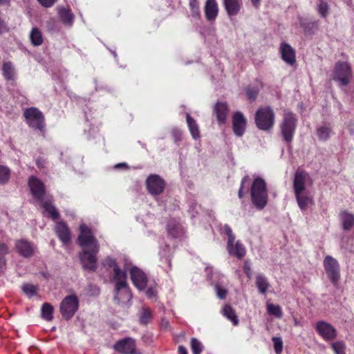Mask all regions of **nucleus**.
Masks as SVG:
<instances>
[{"mask_svg": "<svg viewBox=\"0 0 354 354\" xmlns=\"http://www.w3.org/2000/svg\"><path fill=\"white\" fill-rule=\"evenodd\" d=\"M41 6L46 8L51 7L56 0H37Z\"/></svg>", "mask_w": 354, "mask_h": 354, "instance_id": "6e6d98bb", "label": "nucleus"}, {"mask_svg": "<svg viewBox=\"0 0 354 354\" xmlns=\"http://www.w3.org/2000/svg\"><path fill=\"white\" fill-rule=\"evenodd\" d=\"M148 192L155 196L163 193L166 187L165 180L157 174H151L146 180Z\"/></svg>", "mask_w": 354, "mask_h": 354, "instance_id": "9d476101", "label": "nucleus"}, {"mask_svg": "<svg viewBox=\"0 0 354 354\" xmlns=\"http://www.w3.org/2000/svg\"><path fill=\"white\" fill-rule=\"evenodd\" d=\"M249 182H250V178L248 176H245L242 178L241 183V187L239 188V193H238L239 197L240 198H242L245 196V192H243L244 185L245 183H249Z\"/></svg>", "mask_w": 354, "mask_h": 354, "instance_id": "8fccbe9b", "label": "nucleus"}, {"mask_svg": "<svg viewBox=\"0 0 354 354\" xmlns=\"http://www.w3.org/2000/svg\"><path fill=\"white\" fill-rule=\"evenodd\" d=\"M255 283L259 292L262 295H266L270 287V284L267 278L262 274H258L256 277Z\"/></svg>", "mask_w": 354, "mask_h": 354, "instance_id": "c756f323", "label": "nucleus"}, {"mask_svg": "<svg viewBox=\"0 0 354 354\" xmlns=\"http://www.w3.org/2000/svg\"><path fill=\"white\" fill-rule=\"evenodd\" d=\"M127 272L125 270H122L120 267L115 269L113 271L112 281L115 283V290L116 292L115 295V299L120 301V298L118 297L119 292L125 289V292L127 295H129V292L127 290Z\"/></svg>", "mask_w": 354, "mask_h": 354, "instance_id": "9b49d317", "label": "nucleus"}, {"mask_svg": "<svg viewBox=\"0 0 354 354\" xmlns=\"http://www.w3.org/2000/svg\"><path fill=\"white\" fill-rule=\"evenodd\" d=\"M261 1V0H250L252 6L257 9H258L260 6Z\"/></svg>", "mask_w": 354, "mask_h": 354, "instance_id": "052dcab7", "label": "nucleus"}, {"mask_svg": "<svg viewBox=\"0 0 354 354\" xmlns=\"http://www.w3.org/2000/svg\"><path fill=\"white\" fill-rule=\"evenodd\" d=\"M55 232L63 244L66 245L71 242V234L67 224L64 221L57 223Z\"/></svg>", "mask_w": 354, "mask_h": 354, "instance_id": "412c9836", "label": "nucleus"}, {"mask_svg": "<svg viewBox=\"0 0 354 354\" xmlns=\"http://www.w3.org/2000/svg\"><path fill=\"white\" fill-rule=\"evenodd\" d=\"M339 217L343 230L350 231L354 226V215L347 211H342Z\"/></svg>", "mask_w": 354, "mask_h": 354, "instance_id": "a878e982", "label": "nucleus"}, {"mask_svg": "<svg viewBox=\"0 0 354 354\" xmlns=\"http://www.w3.org/2000/svg\"><path fill=\"white\" fill-rule=\"evenodd\" d=\"M54 308L49 303H44L41 307L42 318L46 321H51L53 319Z\"/></svg>", "mask_w": 354, "mask_h": 354, "instance_id": "72a5a7b5", "label": "nucleus"}, {"mask_svg": "<svg viewBox=\"0 0 354 354\" xmlns=\"http://www.w3.org/2000/svg\"><path fill=\"white\" fill-rule=\"evenodd\" d=\"M9 252L8 245L5 243H0V268L6 264V255Z\"/></svg>", "mask_w": 354, "mask_h": 354, "instance_id": "a19ab883", "label": "nucleus"}, {"mask_svg": "<svg viewBox=\"0 0 354 354\" xmlns=\"http://www.w3.org/2000/svg\"><path fill=\"white\" fill-rule=\"evenodd\" d=\"M205 15L208 21H214L218 14V6L216 0H207L205 6Z\"/></svg>", "mask_w": 354, "mask_h": 354, "instance_id": "5701e85b", "label": "nucleus"}, {"mask_svg": "<svg viewBox=\"0 0 354 354\" xmlns=\"http://www.w3.org/2000/svg\"><path fill=\"white\" fill-rule=\"evenodd\" d=\"M30 37L31 42L34 46H40L43 43L42 33L37 27L32 29Z\"/></svg>", "mask_w": 354, "mask_h": 354, "instance_id": "f704fd0d", "label": "nucleus"}, {"mask_svg": "<svg viewBox=\"0 0 354 354\" xmlns=\"http://www.w3.org/2000/svg\"><path fill=\"white\" fill-rule=\"evenodd\" d=\"M79 299L76 295L66 296L60 303L59 311L66 320L71 319L79 308Z\"/></svg>", "mask_w": 354, "mask_h": 354, "instance_id": "0eeeda50", "label": "nucleus"}, {"mask_svg": "<svg viewBox=\"0 0 354 354\" xmlns=\"http://www.w3.org/2000/svg\"><path fill=\"white\" fill-rule=\"evenodd\" d=\"M352 77V69L346 62H338L335 64L333 78L341 86L348 85Z\"/></svg>", "mask_w": 354, "mask_h": 354, "instance_id": "6e6552de", "label": "nucleus"}, {"mask_svg": "<svg viewBox=\"0 0 354 354\" xmlns=\"http://www.w3.org/2000/svg\"><path fill=\"white\" fill-rule=\"evenodd\" d=\"M331 348L335 354H346V344L342 341H337L331 344Z\"/></svg>", "mask_w": 354, "mask_h": 354, "instance_id": "79ce46f5", "label": "nucleus"}, {"mask_svg": "<svg viewBox=\"0 0 354 354\" xmlns=\"http://www.w3.org/2000/svg\"><path fill=\"white\" fill-rule=\"evenodd\" d=\"M11 0H0V5L10 6Z\"/></svg>", "mask_w": 354, "mask_h": 354, "instance_id": "680f3d73", "label": "nucleus"}, {"mask_svg": "<svg viewBox=\"0 0 354 354\" xmlns=\"http://www.w3.org/2000/svg\"><path fill=\"white\" fill-rule=\"evenodd\" d=\"M227 250L231 255L236 257L239 259L245 255V249L239 241L231 243V244L227 243Z\"/></svg>", "mask_w": 354, "mask_h": 354, "instance_id": "c85d7f7f", "label": "nucleus"}, {"mask_svg": "<svg viewBox=\"0 0 354 354\" xmlns=\"http://www.w3.org/2000/svg\"><path fill=\"white\" fill-rule=\"evenodd\" d=\"M169 325V322H166V326Z\"/></svg>", "mask_w": 354, "mask_h": 354, "instance_id": "0e129e2a", "label": "nucleus"}, {"mask_svg": "<svg viewBox=\"0 0 354 354\" xmlns=\"http://www.w3.org/2000/svg\"><path fill=\"white\" fill-rule=\"evenodd\" d=\"M22 290L25 294L28 295L29 297H32L37 295V288L30 283H24L22 286Z\"/></svg>", "mask_w": 354, "mask_h": 354, "instance_id": "c03bdc74", "label": "nucleus"}, {"mask_svg": "<svg viewBox=\"0 0 354 354\" xmlns=\"http://www.w3.org/2000/svg\"><path fill=\"white\" fill-rule=\"evenodd\" d=\"M222 313L232 322L234 326H237L239 324V321L238 317L234 309L230 305H225L222 309Z\"/></svg>", "mask_w": 354, "mask_h": 354, "instance_id": "7c9ffc66", "label": "nucleus"}, {"mask_svg": "<svg viewBox=\"0 0 354 354\" xmlns=\"http://www.w3.org/2000/svg\"><path fill=\"white\" fill-rule=\"evenodd\" d=\"M189 6L190 8V16L196 19H201V11L199 2L198 0H189Z\"/></svg>", "mask_w": 354, "mask_h": 354, "instance_id": "e433bc0d", "label": "nucleus"}, {"mask_svg": "<svg viewBox=\"0 0 354 354\" xmlns=\"http://www.w3.org/2000/svg\"><path fill=\"white\" fill-rule=\"evenodd\" d=\"M41 203V207L44 208V211L47 212L50 217L55 221L59 218V214L56 209L55 207L53 205V201L51 198H47L46 200H43L42 201H39Z\"/></svg>", "mask_w": 354, "mask_h": 354, "instance_id": "cd10ccee", "label": "nucleus"}, {"mask_svg": "<svg viewBox=\"0 0 354 354\" xmlns=\"http://www.w3.org/2000/svg\"><path fill=\"white\" fill-rule=\"evenodd\" d=\"M28 186L33 197L38 201H42L46 194V188L44 183L35 176H30L28 179Z\"/></svg>", "mask_w": 354, "mask_h": 354, "instance_id": "4468645a", "label": "nucleus"}, {"mask_svg": "<svg viewBox=\"0 0 354 354\" xmlns=\"http://www.w3.org/2000/svg\"><path fill=\"white\" fill-rule=\"evenodd\" d=\"M331 132V128L329 124H324L317 129V134L319 140H326Z\"/></svg>", "mask_w": 354, "mask_h": 354, "instance_id": "58836bf2", "label": "nucleus"}, {"mask_svg": "<svg viewBox=\"0 0 354 354\" xmlns=\"http://www.w3.org/2000/svg\"><path fill=\"white\" fill-rule=\"evenodd\" d=\"M326 274L334 286L337 287L341 277L340 266L338 261L330 255L325 257L323 261Z\"/></svg>", "mask_w": 354, "mask_h": 354, "instance_id": "423d86ee", "label": "nucleus"}, {"mask_svg": "<svg viewBox=\"0 0 354 354\" xmlns=\"http://www.w3.org/2000/svg\"><path fill=\"white\" fill-rule=\"evenodd\" d=\"M247 120L243 114L239 111L235 112L232 115V129L234 134L242 136L246 129Z\"/></svg>", "mask_w": 354, "mask_h": 354, "instance_id": "f3484780", "label": "nucleus"}, {"mask_svg": "<svg viewBox=\"0 0 354 354\" xmlns=\"http://www.w3.org/2000/svg\"><path fill=\"white\" fill-rule=\"evenodd\" d=\"M10 169L6 166L0 165V184H6L10 178Z\"/></svg>", "mask_w": 354, "mask_h": 354, "instance_id": "ea45409f", "label": "nucleus"}, {"mask_svg": "<svg viewBox=\"0 0 354 354\" xmlns=\"http://www.w3.org/2000/svg\"><path fill=\"white\" fill-rule=\"evenodd\" d=\"M251 201L258 209H263L268 203V192L266 183L261 177L256 178L251 186Z\"/></svg>", "mask_w": 354, "mask_h": 354, "instance_id": "f257e3e1", "label": "nucleus"}, {"mask_svg": "<svg viewBox=\"0 0 354 354\" xmlns=\"http://www.w3.org/2000/svg\"><path fill=\"white\" fill-rule=\"evenodd\" d=\"M24 116L30 127L38 130L42 133H44V115L37 108H27L24 112Z\"/></svg>", "mask_w": 354, "mask_h": 354, "instance_id": "39448f33", "label": "nucleus"}, {"mask_svg": "<svg viewBox=\"0 0 354 354\" xmlns=\"http://www.w3.org/2000/svg\"><path fill=\"white\" fill-rule=\"evenodd\" d=\"M46 160L42 157H38L36 160V165L39 169H44L46 167Z\"/></svg>", "mask_w": 354, "mask_h": 354, "instance_id": "4d7b16f0", "label": "nucleus"}, {"mask_svg": "<svg viewBox=\"0 0 354 354\" xmlns=\"http://www.w3.org/2000/svg\"><path fill=\"white\" fill-rule=\"evenodd\" d=\"M308 179H310L308 174L303 169L298 168L296 170L293 180L295 194L308 192L306 189V183Z\"/></svg>", "mask_w": 354, "mask_h": 354, "instance_id": "dca6fc26", "label": "nucleus"}, {"mask_svg": "<svg viewBox=\"0 0 354 354\" xmlns=\"http://www.w3.org/2000/svg\"><path fill=\"white\" fill-rule=\"evenodd\" d=\"M297 118L294 113L285 110L282 120L279 124L280 133L283 140L290 145L292 140L297 126Z\"/></svg>", "mask_w": 354, "mask_h": 354, "instance_id": "f03ea898", "label": "nucleus"}, {"mask_svg": "<svg viewBox=\"0 0 354 354\" xmlns=\"http://www.w3.org/2000/svg\"><path fill=\"white\" fill-rule=\"evenodd\" d=\"M80 253V260L84 270L88 272H95L97 268V257L100 247L82 248Z\"/></svg>", "mask_w": 354, "mask_h": 354, "instance_id": "20e7f679", "label": "nucleus"}, {"mask_svg": "<svg viewBox=\"0 0 354 354\" xmlns=\"http://www.w3.org/2000/svg\"><path fill=\"white\" fill-rule=\"evenodd\" d=\"M9 27L5 19L0 17V35L8 32Z\"/></svg>", "mask_w": 354, "mask_h": 354, "instance_id": "603ef678", "label": "nucleus"}, {"mask_svg": "<svg viewBox=\"0 0 354 354\" xmlns=\"http://www.w3.org/2000/svg\"><path fill=\"white\" fill-rule=\"evenodd\" d=\"M274 121V112L269 106L260 107L255 113L254 122L257 127L260 130L270 131L273 128Z\"/></svg>", "mask_w": 354, "mask_h": 354, "instance_id": "7ed1b4c3", "label": "nucleus"}, {"mask_svg": "<svg viewBox=\"0 0 354 354\" xmlns=\"http://www.w3.org/2000/svg\"><path fill=\"white\" fill-rule=\"evenodd\" d=\"M147 295L149 297H152L156 295V291L153 288H149L147 290Z\"/></svg>", "mask_w": 354, "mask_h": 354, "instance_id": "bf43d9fd", "label": "nucleus"}, {"mask_svg": "<svg viewBox=\"0 0 354 354\" xmlns=\"http://www.w3.org/2000/svg\"><path fill=\"white\" fill-rule=\"evenodd\" d=\"M295 194L298 205L301 210L306 211L314 205L313 198L310 195L308 191Z\"/></svg>", "mask_w": 354, "mask_h": 354, "instance_id": "393cba45", "label": "nucleus"}, {"mask_svg": "<svg viewBox=\"0 0 354 354\" xmlns=\"http://www.w3.org/2000/svg\"><path fill=\"white\" fill-rule=\"evenodd\" d=\"M259 93V89L254 87H248L245 88L247 98L250 101H254L257 99Z\"/></svg>", "mask_w": 354, "mask_h": 354, "instance_id": "a18cd8bd", "label": "nucleus"}, {"mask_svg": "<svg viewBox=\"0 0 354 354\" xmlns=\"http://www.w3.org/2000/svg\"><path fill=\"white\" fill-rule=\"evenodd\" d=\"M191 348L193 354H201L203 345L196 338H192L191 339Z\"/></svg>", "mask_w": 354, "mask_h": 354, "instance_id": "49530a36", "label": "nucleus"}, {"mask_svg": "<svg viewBox=\"0 0 354 354\" xmlns=\"http://www.w3.org/2000/svg\"><path fill=\"white\" fill-rule=\"evenodd\" d=\"M267 313L273 315L277 318H281L283 317V311L280 306L275 305L272 303L266 304Z\"/></svg>", "mask_w": 354, "mask_h": 354, "instance_id": "4c0bfd02", "label": "nucleus"}, {"mask_svg": "<svg viewBox=\"0 0 354 354\" xmlns=\"http://www.w3.org/2000/svg\"><path fill=\"white\" fill-rule=\"evenodd\" d=\"M225 232L228 237L227 243H229L230 244H231V243H234L235 241V236L233 234L232 231L230 227H227L225 228Z\"/></svg>", "mask_w": 354, "mask_h": 354, "instance_id": "5fc2aeb1", "label": "nucleus"}, {"mask_svg": "<svg viewBox=\"0 0 354 354\" xmlns=\"http://www.w3.org/2000/svg\"><path fill=\"white\" fill-rule=\"evenodd\" d=\"M1 71L4 78L7 81L15 82L16 78V72L11 62H4L2 64Z\"/></svg>", "mask_w": 354, "mask_h": 354, "instance_id": "bb28decb", "label": "nucleus"}, {"mask_svg": "<svg viewBox=\"0 0 354 354\" xmlns=\"http://www.w3.org/2000/svg\"><path fill=\"white\" fill-rule=\"evenodd\" d=\"M317 333L325 340L332 341L337 337V330L329 323L324 321L317 322L315 327Z\"/></svg>", "mask_w": 354, "mask_h": 354, "instance_id": "f8f14e48", "label": "nucleus"}, {"mask_svg": "<svg viewBox=\"0 0 354 354\" xmlns=\"http://www.w3.org/2000/svg\"><path fill=\"white\" fill-rule=\"evenodd\" d=\"M279 51L282 59L288 65L293 66L296 64V55L295 50L286 43H281Z\"/></svg>", "mask_w": 354, "mask_h": 354, "instance_id": "6ab92c4d", "label": "nucleus"}, {"mask_svg": "<svg viewBox=\"0 0 354 354\" xmlns=\"http://www.w3.org/2000/svg\"><path fill=\"white\" fill-rule=\"evenodd\" d=\"M224 8L229 17L237 15L242 8V0H223Z\"/></svg>", "mask_w": 354, "mask_h": 354, "instance_id": "b1692460", "label": "nucleus"}, {"mask_svg": "<svg viewBox=\"0 0 354 354\" xmlns=\"http://www.w3.org/2000/svg\"><path fill=\"white\" fill-rule=\"evenodd\" d=\"M131 279L134 286L140 290H144L147 286V277L145 273L137 267L130 270Z\"/></svg>", "mask_w": 354, "mask_h": 354, "instance_id": "a211bd4d", "label": "nucleus"}, {"mask_svg": "<svg viewBox=\"0 0 354 354\" xmlns=\"http://www.w3.org/2000/svg\"><path fill=\"white\" fill-rule=\"evenodd\" d=\"M178 354H187V351L186 348L182 345L178 346Z\"/></svg>", "mask_w": 354, "mask_h": 354, "instance_id": "13d9d810", "label": "nucleus"}, {"mask_svg": "<svg viewBox=\"0 0 354 354\" xmlns=\"http://www.w3.org/2000/svg\"><path fill=\"white\" fill-rule=\"evenodd\" d=\"M230 109L226 102H218L214 105L213 112L216 115L217 121L219 124H225Z\"/></svg>", "mask_w": 354, "mask_h": 354, "instance_id": "aec40b11", "label": "nucleus"}, {"mask_svg": "<svg viewBox=\"0 0 354 354\" xmlns=\"http://www.w3.org/2000/svg\"><path fill=\"white\" fill-rule=\"evenodd\" d=\"M115 167H122V168H128V166L125 164V163H121V164H118L115 166Z\"/></svg>", "mask_w": 354, "mask_h": 354, "instance_id": "e2e57ef3", "label": "nucleus"}, {"mask_svg": "<svg viewBox=\"0 0 354 354\" xmlns=\"http://www.w3.org/2000/svg\"><path fill=\"white\" fill-rule=\"evenodd\" d=\"M80 230V234L77 238V243L82 248L100 247L97 240L87 225H81Z\"/></svg>", "mask_w": 354, "mask_h": 354, "instance_id": "1a4fd4ad", "label": "nucleus"}, {"mask_svg": "<svg viewBox=\"0 0 354 354\" xmlns=\"http://www.w3.org/2000/svg\"><path fill=\"white\" fill-rule=\"evenodd\" d=\"M276 354H281L283 350V341L281 337H273L272 339Z\"/></svg>", "mask_w": 354, "mask_h": 354, "instance_id": "de8ad7c7", "label": "nucleus"}, {"mask_svg": "<svg viewBox=\"0 0 354 354\" xmlns=\"http://www.w3.org/2000/svg\"><path fill=\"white\" fill-rule=\"evenodd\" d=\"M15 249L16 252L21 257L24 258L32 257L35 251V247L34 244L24 239L16 240L15 243Z\"/></svg>", "mask_w": 354, "mask_h": 354, "instance_id": "2eb2a0df", "label": "nucleus"}, {"mask_svg": "<svg viewBox=\"0 0 354 354\" xmlns=\"http://www.w3.org/2000/svg\"><path fill=\"white\" fill-rule=\"evenodd\" d=\"M153 319V312L148 307H143L142 308L140 317V323L141 324L146 325L151 322Z\"/></svg>", "mask_w": 354, "mask_h": 354, "instance_id": "c9c22d12", "label": "nucleus"}, {"mask_svg": "<svg viewBox=\"0 0 354 354\" xmlns=\"http://www.w3.org/2000/svg\"><path fill=\"white\" fill-rule=\"evenodd\" d=\"M103 265L106 269L112 268L113 271L115 270V269L118 268L119 267L118 263L116 262L115 259L107 257L103 263Z\"/></svg>", "mask_w": 354, "mask_h": 354, "instance_id": "09e8293b", "label": "nucleus"}, {"mask_svg": "<svg viewBox=\"0 0 354 354\" xmlns=\"http://www.w3.org/2000/svg\"><path fill=\"white\" fill-rule=\"evenodd\" d=\"M329 10L328 4L324 0H319V3L317 6L318 13L324 18L328 16Z\"/></svg>", "mask_w": 354, "mask_h": 354, "instance_id": "37998d69", "label": "nucleus"}, {"mask_svg": "<svg viewBox=\"0 0 354 354\" xmlns=\"http://www.w3.org/2000/svg\"><path fill=\"white\" fill-rule=\"evenodd\" d=\"M167 231L168 235L173 239L180 238L185 233L181 225L175 219H170L168 221L167 225Z\"/></svg>", "mask_w": 354, "mask_h": 354, "instance_id": "4be33fe9", "label": "nucleus"}, {"mask_svg": "<svg viewBox=\"0 0 354 354\" xmlns=\"http://www.w3.org/2000/svg\"><path fill=\"white\" fill-rule=\"evenodd\" d=\"M113 349L120 354H135L136 353V340L132 337L120 339L114 344Z\"/></svg>", "mask_w": 354, "mask_h": 354, "instance_id": "ddd939ff", "label": "nucleus"}, {"mask_svg": "<svg viewBox=\"0 0 354 354\" xmlns=\"http://www.w3.org/2000/svg\"><path fill=\"white\" fill-rule=\"evenodd\" d=\"M243 272L246 274L248 279H251L252 277V271L250 265L248 261L245 260L243 262Z\"/></svg>", "mask_w": 354, "mask_h": 354, "instance_id": "864d4df0", "label": "nucleus"}, {"mask_svg": "<svg viewBox=\"0 0 354 354\" xmlns=\"http://www.w3.org/2000/svg\"><path fill=\"white\" fill-rule=\"evenodd\" d=\"M59 16L62 22L67 26H71L74 21V15L71 11L65 8H62L59 10Z\"/></svg>", "mask_w": 354, "mask_h": 354, "instance_id": "2f4dec72", "label": "nucleus"}, {"mask_svg": "<svg viewBox=\"0 0 354 354\" xmlns=\"http://www.w3.org/2000/svg\"><path fill=\"white\" fill-rule=\"evenodd\" d=\"M216 295L220 299H225L227 296V291L225 288L222 286H216Z\"/></svg>", "mask_w": 354, "mask_h": 354, "instance_id": "3c124183", "label": "nucleus"}, {"mask_svg": "<svg viewBox=\"0 0 354 354\" xmlns=\"http://www.w3.org/2000/svg\"><path fill=\"white\" fill-rule=\"evenodd\" d=\"M187 122L192 137L197 139L200 137V131L196 120L187 113L186 115Z\"/></svg>", "mask_w": 354, "mask_h": 354, "instance_id": "473e14b6", "label": "nucleus"}]
</instances>
